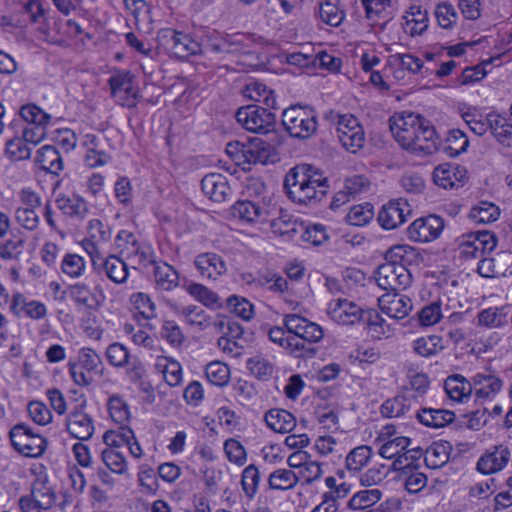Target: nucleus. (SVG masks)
I'll list each match as a JSON object with an SVG mask.
<instances>
[{"label": "nucleus", "mask_w": 512, "mask_h": 512, "mask_svg": "<svg viewBox=\"0 0 512 512\" xmlns=\"http://www.w3.org/2000/svg\"><path fill=\"white\" fill-rule=\"evenodd\" d=\"M284 188L293 202L313 206L326 195L328 180L312 165L300 164L290 169Z\"/></svg>", "instance_id": "f257e3e1"}, {"label": "nucleus", "mask_w": 512, "mask_h": 512, "mask_svg": "<svg viewBox=\"0 0 512 512\" xmlns=\"http://www.w3.org/2000/svg\"><path fill=\"white\" fill-rule=\"evenodd\" d=\"M282 124L291 137L308 139L317 131V115L308 106L292 105L283 111Z\"/></svg>", "instance_id": "f03ea898"}, {"label": "nucleus", "mask_w": 512, "mask_h": 512, "mask_svg": "<svg viewBox=\"0 0 512 512\" xmlns=\"http://www.w3.org/2000/svg\"><path fill=\"white\" fill-rule=\"evenodd\" d=\"M115 241L117 247L125 252L126 258L134 269H145L157 262L152 246L144 242H138L132 233L121 230L118 232Z\"/></svg>", "instance_id": "7ed1b4c3"}, {"label": "nucleus", "mask_w": 512, "mask_h": 512, "mask_svg": "<svg viewBox=\"0 0 512 512\" xmlns=\"http://www.w3.org/2000/svg\"><path fill=\"white\" fill-rule=\"evenodd\" d=\"M9 438L12 447L25 457H40L47 448V440L25 423L13 426Z\"/></svg>", "instance_id": "20e7f679"}, {"label": "nucleus", "mask_w": 512, "mask_h": 512, "mask_svg": "<svg viewBox=\"0 0 512 512\" xmlns=\"http://www.w3.org/2000/svg\"><path fill=\"white\" fill-rule=\"evenodd\" d=\"M457 242L460 258L465 260L480 259L496 248L497 237L488 230H481L463 234L457 239Z\"/></svg>", "instance_id": "39448f33"}, {"label": "nucleus", "mask_w": 512, "mask_h": 512, "mask_svg": "<svg viewBox=\"0 0 512 512\" xmlns=\"http://www.w3.org/2000/svg\"><path fill=\"white\" fill-rule=\"evenodd\" d=\"M56 503V493L47 476H40L32 484L31 494L19 499L22 512H49Z\"/></svg>", "instance_id": "423d86ee"}, {"label": "nucleus", "mask_w": 512, "mask_h": 512, "mask_svg": "<svg viewBox=\"0 0 512 512\" xmlns=\"http://www.w3.org/2000/svg\"><path fill=\"white\" fill-rule=\"evenodd\" d=\"M270 109L258 105L243 106L236 112L237 122L247 131L268 134L276 125V116Z\"/></svg>", "instance_id": "0eeeda50"}, {"label": "nucleus", "mask_w": 512, "mask_h": 512, "mask_svg": "<svg viewBox=\"0 0 512 512\" xmlns=\"http://www.w3.org/2000/svg\"><path fill=\"white\" fill-rule=\"evenodd\" d=\"M157 41L161 47L178 57L203 53L200 43L192 39L188 34L172 28L160 29L157 33Z\"/></svg>", "instance_id": "6e6552de"}, {"label": "nucleus", "mask_w": 512, "mask_h": 512, "mask_svg": "<svg viewBox=\"0 0 512 512\" xmlns=\"http://www.w3.org/2000/svg\"><path fill=\"white\" fill-rule=\"evenodd\" d=\"M378 286L390 293L407 289L412 283V274L403 265L386 262L380 265L375 272Z\"/></svg>", "instance_id": "1a4fd4ad"}, {"label": "nucleus", "mask_w": 512, "mask_h": 512, "mask_svg": "<svg viewBox=\"0 0 512 512\" xmlns=\"http://www.w3.org/2000/svg\"><path fill=\"white\" fill-rule=\"evenodd\" d=\"M424 119L414 113L395 115L390 118V130L404 149H407L413 143V139L417 138V132L422 127Z\"/></svg>", "instance_id": "9d476101"}, {"label": "nucleus", "mask_w": 512, "mask_h": 512, "mask_svg": "<svg viewBox=\"0 0 512 512\" xmlns=\"http://www.w3.org/2000/svg\"><path fill=\"white\" fill-rule=\"evenodd\" d=\"M111 96L121 106L132 108L137 105L139 88L129 73L118 72L109 78Z\"/></svg>", "instance_id": "9b49d317"}, {"label": "nucleus", "mask_w": 512, "mask_h": 512, "mask_svg": "<svg viewBox=\"0 0 512 512\" xmlns=\"http://www.w3.org/2000/svg\"><path fill=\"white\" fill-rule=\"evenodd\" d=\"M283 325L288 333L294 335L293 337L309 343H318L324 337V330L319 324L299 314H286L283 318Z\"/></svg>", "instance_id": "f8f14e48"}, {"label": "nucleus", "mask_w": 512, "mask_h": 512, "mask_svg": "<svg viewBox=\"0 0 512 512\" xmlns=\"http://www.w3.org/2000/svg\"><path fill=\"white\" fill-rule=\"evenodd\" d=\"M444 228V221L436 215L421 217L408 227V237L415 242H430L437 239Z\"/></svg>", "instance_id": "ddd939ff"}, {"label": "nucleus", "mask_w": 512, "mask_h": 512, "mask_svg": "<svg viewBox=\"0 0 512 512\" xmlns=\"http://www.w3.org/2000/svg\"><path fill=\"white\" fill-rule=\"evenodd\" d=\"M410 212V207L405 200H391L381 208L378 222L384 229L393 230L406 221Z\"/></svg>", "instance_id": "4468645a"}, {"label": "nucleus", "mask_w": 512, "mask_h": 512, "mask_svg": "<svg viewBox=\"0 0 512 512\" xmlns=\"http://www.w3.org/2000/svg\"><path fill=\"white\" fill-rule=\"evenodd\" d=\"M328 314L341 325H353L364 318V310L347 299H337L329 304Z\"/></svg>", "instance_id": "2eb2a0df"}, {"label": "nucleus", "mask_w": 512, "mask_h": 512, "mask_svg": "<svg viewBox=\"0 0 512 512\" xmlns=\"http://www.w3.org/2000/svg\"><path fill=\"white\" fill-rule=\"evenodd\" d=\"M467 179V171L456 164L438 165L433 171L434 183L444 189L462 187Z\"/></svg>", "instance_id": "dca6fc26"}, {"label": "nucleus", "mask_w": 512, "mask_h": 512, "mask_svg": "<svg viewBox=\"0 0 512 512\" xmlns=\"http://www.w3.org/2000/svg\"><path fill=\"white\" fill-rule=\"evenodd\" d=\"M378 304L383 313L394 319H403L412 310V301L409 297L398 292H387L378 298Z\"/></svg>", "instance_id": "f3484780"}, {"label": "nucleus", "mask_w": 512, "mask_h": 512, "mask_svg": "<svg viewBox=\"0 0 512 512\" xmlns=\"http://www.w3.org/2000/svg\"><path fill=\"white\" fill-rule=\"evenodd\" d=\"M361 2L371 25L384 30L393 18L391 0H361Z\"/></svg>", "instance_id": "a211bd4d"}, {"label": "nucleus", "mask_w": 512, "mask_h": 512, "mask_svg": "<svg viewBox=\"0 0 512 512\" xmlns=\"http://www.w3.org/2000/svg\"><path fill=\"white\" fill-rule=\"evenodd\" d=\"M511 452L505 445H498L487 452L477 462V470L482 474H493L502 470L510 460Z\"/></svg>", "instance_id": "6ab92c4d"}, {"label": "nucleus", "mask_w": 512, "mask_h": 512, "mask_svg": "<svg viewBox=\"0 0 512 512\" xmlns=\"http://www.w3.org/2000/svg\"><path fill=\"white\" fill-rule=\"evenodd\" d=\"M10 310L17 317L23 313L33 320H41L47 316V308L44 303L36 300L28 301L22 293L13 295Z\"/></svg>", "instance_id": "aec40b11"}, {"label": "nucleus", "mask_w": 512, "mask_h": 512, "mask_svg": "<svg viewBox=\"0 0 512 512\" xmlns=\"http://www.w3.org/2000/svg\"><path fill=\"white\" fill-rule=\"evenodd\" d=\"M244 151V162L249 164H267L274 155L273 147L261 138L255 137L241 147Z\"/></svg>", "instance_id": "412c9836"}, {"label": "nucleus", "mask_w": 512, "mask_h": 512, "mask_svg": "<svg viewBox=\"0 0 512 512\" xmlns=\"http://www.w3.org/2000/svg\"><path fill=\"white\" fill-rule=\"evenodd\" d=\"M198 272L202 277L216 280L226 272V264L222 257L216 253H203L194 260Z\"/></svg>", "instance_id": "4be33fe9"}, {"label": "nucleus", "mask_w": 512, "mask_h": 512, "mask_svg": "<svg viewBox=\"0 0 512 512\" xmlns=\"http://www.w3.org/2000/svg\"><path fill=\"white\" fill-rule=\"evenodd\" d=\"M437 149L436 131L429 121L424 119L422 127L417 132V138L413 139V143L407 148L416 154L429 155Z\"/></svg>", "instance_id": "5701e85b"}, {"label": "nucleus", "mask_w": 512, "mask_h": 512, "mask_svg": "<svg viewBox=\"0 0 512 512\" xmlns=\"http://www.w3.org/2000/svg\"><path fill=\"white\" fill-rule=\"evenodd\" d=\"M201 188L209 199L218 203L225 201L230 192L226 178L216 173L205 175L201 181Z\"/></svg>", "instance_id": "b1692460"}, {"label": "nucleus", "mask_w": 512, "mask_h": 512, "mask_svg": "<svg viewBox=\"0 0 512 512\" xmlns=\"http://www.w3.org/2000/svg\"><path fill=\"white\" fill-rule=\"evenodd\" d=\"M153 278L158 291H171L179 285L177 270L164 261H157L153 265Z\"/></svg>", "instance_id": "393cba45"}, {"label": "nucleus", "mask_w": 512, "mask_h": 512, "mask_svg": "<svg viewBox=\"0 0 512 512\" xmlns=\"http://www.w3.org/2000/svg\"><path fill=\"white\" fill-rule=\"evenodd\" d=\"M412 404V393L407 389L394 398L386 400L381 406V414L388 418L403 417L412 411Z\"/></svg>", "instance_id": "a878e982"}, {"label": "nucleus", "mask_w": 512, "mask_h": 512, "mask_svg": "<svg viewBox=\"0 0 512 512\" xmlns=\"http://www.w3.org/2000/svg\"><path fill=\"white\" fill-rule=\"evenodd\" d=\"M40 168L53 175H59L64 169V162L60 152L51 145H44L38 151L35 158Z\"/></svg>", "instance_id": "bb28decb"}, {"label": "nucleus", "mask_w": 512, "mask_h": 512, "mask_svg": "<svg viewBox=\"0 0 512 512\" xmlns=\"http://www.w3.org/2000/svg\"><path fill=\"white\" fill-rule=\"evenodd\" d=\"M67 430L79 440L91 438L94 432L93 419L82 412H73L67 418Z\"/></svg>", "instance_id": "cd10ccee"}, {"label": "nucleus", "mask_w": 512, "mask_h": 512, "mask_svg": "<svg viewBox=\"0 0 512 512\" xmlns=\"http://www.w3.org/2000/svg\"><path fill=\"white\" fill-rule=\"evenodd\" d=\"M403 19V29L410 36L421 35L428 27L427 10L419 5H412Z\"/></svg>", "instance_id": "c85d7f7f"}, {"label": "nucleus", "mask_w": 512, "mask_h": 512, "mask_svg": "<svg viewBox=\"0 0 512 512\" xmlns=\"http://www.w3.org/2000/svg\"><path fill=\"white\" fill-rule=\"evenodd\" d=\"M57 208L64 214L76 219H84L88 213L85 200L75 195L59 194L55 199Z\"/></svg>", "instance_id": "c756f323"}, {"label": "nucleus", "mask_w": 512, "mask_h": 512, "mask_svg": "<svg viewBox=\"0 0 512 512\" xmlns=\"http://www.w3.org/2000/svg\"><path fill=\"white\" fill-rule=\"evenodd\" d=\"M419 422L427 427L441 428L455 419L454 412L447 409L422 408L416 412Z\"/></svg>", "instance_id": "7c9ffc66"}, {"label": "nucleus", "mask_w": 512, "mask_h": 512, "mask_svg": "<svg viewBox=\"0 0 512 512\" xmlns=\"http://www.w3.org/2000/svg\"><path fill=\"white\" fill-rule=\"evenodd\" d=\"M269 428L278 433H290L296 427V418L292 413L283 409H271L264 417Z\"/></svg>", "instance_id": "2f4dec72"}, {"label": "nucleus", "mask_w": 512, "mask_h": 512, "mask_svg": "<svg viewBox=\"0 0 512 512\" xmlns=\"http://www.w3.org/2000/svg\"><path fill=\"white\" fill-rule=\"evenodd\" d=\"M475 396L477 399H486L495 396L502 389V380L493 374H476L473 377Z\"/></svg>", "instance_id": "473e14b6"}, {"label": "nucleus", "mask_w": 512, "mask_h": 512, "mask_svg": "<svg viewBox=\"0 0 512 512\" xmlns=\"http://www.w3.org/2000/svg\"><path fill=\"white\" fill-rule=\"evenodd\" d=\"M444 389L450 399L463 402L472 392V385L462 375L449 376L444 382Z\"/></svg>", "instance_id": "72a5a7b5"}, {"label": "nucleus", "mask_w": 512, "mask_h": 512, "mask_svg": "<svg viewBox=\"0 0 512 512\" xmlns=\"http://www.w3.org/2000/svg\"><path fill=\"white\" fill-rule=\"evenodd\" d=\"M231 213L234 217L246 222L266 219V211L258 204L249 200L237 201L232 206Z\"/></svg>", "instance_id": "f704fd0d"}, {"label": "nucleus", "mask_w": 512, "mask_h": 512, "mask_svg": "<svg viewBox=\"0 0 512 512\" xmlns=\"http://www.w3.org/2000/svg\"><path fill=\"white\" fill-rule=\"evenodd\" d=\"M340 0H320L318 14L327 25L338 27L345 18V12L339 7Z\"/></svg>", "instance_id": "c9c22d12"}, {"label": "nucleus", "mask_w": 512, "mask_h": 512, "mask_svg": "<svg viewBox=\"0 0 512 512\" xmlns=\"http://www.w3.org/2000/svg\"><path fill=\"white\" fill-rule=\"evenodd\" d=\"M71 296L79 305V309L87 315L88 321L95 322L96 296L90 292L86 285H75L71 288Z\"/></svg>", "instance_id": "e433bc0d"}, {"label": "nucleus", "mask_w": 512, "mask_h": 512, "mask_svg": "<svg viewBox=\"0 0 512 512\" xmlns=\"http://www.w3.org/2000/svg\"><path fill=\"white\" fill-rule=\"evenodd\" d=\"M495 112H490L483 116L476 109L468 110L462 114V118L465 123L469 126L470 130L478 135L483 136L488 131L491 130L492 127V114Z\"/></svg>", "instance_id": "4c0bfd02"}, {"label": "nucleus", "mask_w": 512, "mask_h": 512, "mask_svg": "<svg viewBox=\"0 0 512 512\" xmlns=\"http://www.w3.org/2000/svg\"><path fill=\"white\" fill-rule=\"evenodd\" d=\"M373 455L372 447L360 445L352 449L346 456V468L352 472H359L371 461Z\"/></svg>", "instance_id": "58836bf2"}, {"label": "nucleus", "mask_w": 512, "mask_h": 512, "mask_svg": "<svg viewBox=\"0 0 512 512\" xmlns=\"http://www.w3.org/2000/svg\"><path fill=\"white\" fill-rule=\"evenodd\" d=\"M420 254L418 250L409 245H395L386 252V260L393 264L407 265L416 262Z\"/></svg>", "instance_id": "ea45409f"}, {"label": "nucleus", "mask_w": 512, "mask_h": 512, "mask_svg": "<svg viewBox=\"0 0 512 512\" xmlns=\"http://www.w3.org/2000/svg\"><path fill=\"white\" fill-rule=\"evenodd\" d=\"M299 482V476L289 469H277L268 478L269 488L286 491L293 489Z\"/></svg>", "instance_id": "a19ab883"}, {"label": "nucleus", "mask_w": 512, "mask_h": 512, "mask_svg": "<svg viewBox=\"0 0 512 512\" xmlns=\"http://www.w3.org/2000/svg\"><path fill=\"white\" fill-rule=\"evenodd\" d=\"M491 135L503 146L512 147V124L504 116L492 114Z\"/></svg>", "instance_id": "79ce46f5"}, {"label": "nucleus", "mask_w": 512, "mask_h": 512, "mask_svg": "<svg viewBox=\"0 0 512 512\" xmlns=\"http://www.w3.org/2000/svg\"><path fill=\"white\" fill-rule=\"evenodd\" d=\"M186 290L189 295L206 307L213 309L222 307L221 298L217 293L200 283H191Z\"/></svg>", "instance_id": "37998d69"}, {"label": "nucleus", "mask_w": 512, "mask_h": 512, "mask_svg": "<svg viewBox=\"0 0 512 512\" xmlns=\"http://www.w3.org/2000/svg\"><path fill=\"white\" fill-rule=\"evenodd\" d=\"M507 307H489L478 314V323L487 328L500 327L508 322Z\"/></svg>", "instance_id": "c03bdc74"}, {"label": "nucleus", "mask_w": 512, "mask_h": 512, "mask_svg": "<svg viewBox=\"0 0 512 512\" xmlns=\"http://www.w3.org/2000/svg\"><path fill=\"white\" fill-rule=\"evenodd\" d=\"M245 96L249 99L261 102L268 108H276V99L273 91L261 82H251L246 86Z\"/></svg>", "instance_id": "a18cd8bd"}, {"label": "nucleus", "mask_w": 512, "mask_h": 512, "mask_svg": "<svg viewBox=\"0 0 512 512\" xmlns=\"http://www.w3.org/2000/svg\"><path fill=\"white\" fill-rule=\"evenodd\" d=\"M499 216V207L488 201L480 202L478 205L472 207L469 212L470 219L477 224L494 222Z\"/></svg>", "instance_id": "49530a36"}, {"label": "nucleus", "mask_w": 512, "mask_h": 512, "mask_svg": "<svg viewBox=\"0 0 512 512\" xmlns=\"http://www.w3.org/2000/svg\"><path fill=\"white\" fill-rule=\"evenodd\" d=\"M469 146L467 135L460 129H452L448 132L443 150L450 157L459 156Z\"/></svg>", "instance_id": "de8ad7c7"}, {"label": "nucleus", "mask_w": 512, "mask_h": 512, "mask_svg": "<svg viewBox=\"0 0 512 512\" xmlns=\"http://www.w3.org/2000/svg\"><path fill=\"white\" fill-rule=\"evenodd\" d=\"M442 338L438 335L419 337L413 342V350L422 357H430L443 350Z\"/></svg>", "instance_id": "09e8293b"}, {"label": "nucleus", "mask_w": 512, "mask_h": 512, "mask_svg": "<svg viewBox=\"0 0 512 512\" xmlns=\"http://www.w3.org/2000/svg\"><path fill=\"white\" fill-rule=\"evenodd\" d=\"M382 496L379 489H367L355 493L348 501V507L352 510H365L376 504Z\"/></svg>", "instance_id": "8fccbe9b"}, {"label": "nucleus", "mask_w": 512, "mask_h": 512, "mask_svg": "<svg viewBox=\"0 0 512 512\" xmlns=\"http://www.w3.org/2000/svg\"><path fill=\"white\" fill-rule=\"evenodd\" d=\"M374 217V208L370 203L353 206L346 215V221L353 226H364Z\"/></svg>", "instance_id": "3c124183"}, {"label": "nucleus", "mask_w": 512, "mask_h": 512, "mask_svg": "<svg viewBox=\"0 0 512 512\" xmlns=\"http://www.w3.org/2000/svg\"><path fill=\"white\" fill-rule=\"evenodd\" d=\"M103 266L107 277L115 283H123L128 277L126 263L116 256H109Z\"/></svg>", "instance_id": "603ef678"}, {"label": "nucleus", "mask_w": 512, "mask_h": 512, "mask_svg": "<svg viewBox=\"0 0 512 512\" xmlns=\"http://www.w3.org/2000/svg\"><path fill=\"white\" fill-rule=\"evenodd\" d=\"M448 447L445 444L433 443L425 452V463L431 469H438L449 460Z\"/></svg>", "instance_id": "864d4df0"}, {"label": "nucleus", "mask_w": 512, "mask_h": 512, "mask_svg": "<svg viewBox=\"0 0 512 512\" xmlns=\"http://www.w3.org/2000/svg\"><path fill=\"white\" fill-rule=\"evenodd\" d=\"M205 374L211 384L221 387L228 383L230 370L224 363L215 361L206 366Z\"/></svg>", "instance_id": "5fc2aeb1"}, {"label": "nucleus", "mask_w": 512, "mask_h": 512, "mask_svg": "<svg viewBox=\"0 0 512 512\" xmlns=\"http://www.w3.org/2000/svg\"><path fill=\"white\" fill-rule=\"evenodd\" d=\"M28 143L20 137H14L7 141L5 152L8 158L12 161L27 160L31 156V149Z\"/></svg>", "instance_id": "6e6d98bb"}, {"label": "nucleus", "mask_w": 512, "mask_h": 512, "mask_svg": "<svg viewBox=\"0 0 512 512\" xmlns=\"http://www.w3.org/2000/svg\"><path fill=\"white\" fill-rule=\"evenodd\" d=\"M313 344L314 343H309L297 337H288L285 350H287L289 354L296 358L313 357L317 352V350L312 347Z\"/></svg>", "instance_id": "4d7b16f0"}, {"label": "nucleus", "mask_w": 512, "mask_h": 512, "mask_svg": "<svg viewBox=\"0 0 512 512\" xmlns=\"http://www.w3.org/2000/svg\"><path fill=\"white\" fill-rule=\"evenodd\" d=\"M107 407L111 419L118 424L124 423L130 417L127 403L117 395L109 398Z\"/></svg>", "instance_id": "13d9d810"}, {"label": "nucleus", "mask_w": 512, "mask_h": 512, "mask_svg": "<svg viewBox=\"0 0 512 512\" xmlns=\"http://www.w3.org/2000/svg\"><path fill=\"white\" fill-rule=\"evenodd\" d=\"M227 306L233 313L243 320H251L254 316V306L243 297H238L236 295L228 297Z\"/></svg>", "instance_id": "bf43d9fd"}, {"label": "nucleus", "mask_w": 512, "mask_h": 512, "mask_svg": "<svg viewBox=\"0 0 512 512\" xmlns=\"http://www.w3.org/2000/svg\"><path fill=\"white\" fill-rule=\"evenodd\" d=\"M411 440L407 437H396L385 442L380 450L379 454L386 459H392L394 457H399L402 455L401 453L405 451L410 445Z\"/></svg>", "instance_id": "052dcab7"}, {"label": "nucleus", "mask_w": 512, "mask_h": 512, "mask_svg": "<svg viewBox=\"0 0 512 512\" xmlns=\"http://www.w3.org/2000/svg\"><path fill=\"white\" fill-rule=\"evenodd\" d=\"M25 240L18 235L6 240L0 245V257L5 260L18 259L23 253Z\"/></svg>", "instance_id": "680f3d73"}, {"label": "nucleus", "mask_w": 512, "mask_h": 512, "mask_svg": "<svg viewBox=\"0 0 512 512\" xmlns=\"http://www.w3.org/2000/svg\"><path fill=\"white\" fill-rule=\"evenodd\" d=\"M260 483V472L254 465L247 466L242 473L241 484L245 494L252 498L258 489Z\"/></svg>", "instance_id": "e2e57ef3"}, {"label": "nucleus", "mask_w": 512, "mask_h": 512, "mask_svg": "<svg viewBox=\"0 0 512 512\" xmlns=\"http://www.w3.org/2000/svg\"><path fill=\"white\" fill-rule=\"evenodd\" d=\"M20 116L27 122V125L49 123L51 120V116L35 104L23 105L20 109Z\"/></svg>", "instance_id": "0e129e2a"}, {"label": "nucleus", "mask_w": 512, "mask_h": 512, "mask_svg": "<svg viewBox=\"0 0 512 512\" xmlns=\"http://www.w3.org/2000/svg\"><path fill=\"white\" fill-rule=\"evenodd\" d=\"M181 313L189 324L198 326L202 330L211 326V319L198 306L183 307Z\"/></svg>", "instance_id": "69168bd1"}, {"label": "nucleus", "mask_w": 512, "mask_h": 512, "mask_svg": "<svg viewBox=\"0 0 512 512\" xmlns=\"http://www.w3.org/2000/svg\"><path fill=\"white\" fill-rule=\"evenodd\" d=\"M342 146L351 153H356L365 144V132L363 128H355L354 131L343 136L338 137Z\"/></svg>", "instance_id": "338daca9"}, {"label": "nucleus", "mask_w": 512, "mask_h": 512, "mask_svg": "<svg viewBox=\"0 0 512 512\" xmlns=\"http://www.w3.org/2000/svg\"><path fill=\"white\" fill-rule=\"evenodd\" d=\"M101 455L106 467L113 473L123 474L126 471V460L118 451L107 448L102 451Z\"/></svg>", "instance_id": "774afa93"}]
</instances>
